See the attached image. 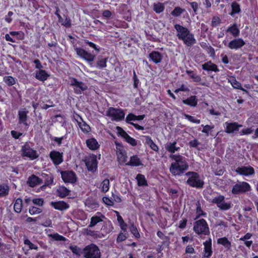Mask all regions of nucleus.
Listing matches in <instances>:
<instances>
[{"mask_svg": "<svg viewBox=\"0 0 258 258\" xmlns=\"http://www.w3.org/2000/svg\"><path fill=\"white\" fill-rule=\"evenodd\" d=\"M105 218V216L101 212H97L94 216L91 218L90 222L88 225V227L92 228L94 227L98 223L102 222L103 219Z\"/></svg>", "mask_w": 258, "mask_h": 258, "instance_id": "nucleus-20", "label": "nucleus"}, {"mask_svg": "<svg viewBox=\"0 0 258 258\" xmlns=\"http://www.w3.org/2000/svg\"><path fill=\"white\" fill-rule=\"evenodd\" d=\"M245 44V42L242 38H235L230 41L228 47L231 49H238L242 47Z\"/></svg>", "mask_w": 258, "mask_h": 258, "instance_id": "nucleus-19", "label": "nucleus"}, {"mask_svg": "<svg viewBox=\"0 0 258 258\" xmlns=\"http://www.w3.org/2000/svg\"><path fill=\"white\" fill-rule=\"evenodd\" d=\"M128 237V232H120L116 238V242H121L127 239Z\"/></svg>", "mask_w": 258, "mask_h": 258, "instance_id": "nucleus-49", "label": "nucleus"}, {"mask_svg": "<svg viewBox=\"0 0 258 258\" xmlns=\"http://www.w3.org/2000/svg\"><path fill=\"white\" fill-rule=\"evenodd\" d=\"M50 205L55 210L60 211L66 210L70 208L69 204L63 201L51 202Z\"/></svg>", "mask_w": 258, "mask_h": 258, "instance_id": "nucleus-22", "label": "nucleus"}, {"mask_svg": "<svg viewBox=\"0 0 258 258\" xmlns=\"http://www.w3.org/2000/svg\"><path fill=\"white\" fill-rule=\"evenodd\" d=\"M116 146V154L117 156V161L120 163L123 164L127 160L126 152L124 149L122 145L118 143H115Z\"/></svg>", "mask_w": 258, "mask_h": 258, "instance_id": "nucleus-12", "label": "nucleus"}, {"mask_svg": "<svg viewBox=\"0 0 258 258\" xmlns=\"http://www.w3.org/2000/svg\"><path fill=\"white\" fill-rule=\"evenodd\" d=\"M126 142L131 145L133 146H136L137 145V141L134 138L131 137L130 136L128 135L127 137L125 139Z\"/></svg>", "mask_w": 258, "mask_h": 258, "instance_id": "nucleus-62", "label": "nucleus"}, {"mask_svg": "<svg viewBox=\"0 0 258 258\" xmlns=\"http://www.w3.org/2000/svg\"><path fill=\"white\" fill-rule=\"evenodd\" d=\"M196 205L197 208L196 210V217L195 218V220L198 219L201 216L206 217V213L203 211L201 206V204L199 202H198Z\"/></svg>", "mask_w": 258, "mask_h": 258, "instance_id": "nucleus-41", "label": "nucleus"}, {"mask_svg": "<svg viewBox=\"0 0 258 258\" xmlns=\"http://www.w3.org/2000/svg\"><path fill=\"white\" fill-rule=\"evenodd\" d=\"M21 152L23 156L27 157L32 160H35L38 157L37 151L31 148L28 143H26L22 147Z\"/></svg>", "mask_w": 258, "mask_h": 258, "instance_id": "nucleus-10", "label": "nucleus"}, {"mask_svg": "<svg viewBox=\"0 0 258 258\" xmlns=\"http://www.w3.org/2000/svg\"><path fill=\"white\" fill-rule=\"evenodd\" d=\"M253 132V130L251 127H247L243 128L239 133L240 136L248 135L251 134Z\"/></svg>", "mask_w": 258, "mask_h": 258, "instance_id": "nucleus-60", "label": "nucleus"}, {"mask_svg": "<svg viewBox=\"0 0 258 258\" xmlns=\"http://www.w3.org/2000/svg\"><path fill=\"white\" fill-rule=\"evenodd\" d=\"M24 243L25 244V245H28L29 246V249H29H35V250H37L38 247V246L32 243L30 240L27 238L24 239Z\"/></svg>", "mask_w": 258, "mask_h": 258, "instance_id": "nucleus-56", "label": "nucleus"}, {"mask_svg": "<svg viewBox=\"0 0 258 258\" xmlns=\"http://www.w3.org/2000/svg\"><path fill=\"white\" fill-rule=\"evenodd\" d=\"M75 50L78 55L88 61H93L95 58L94 54L87 52L82 48L76 47L75 48Z\"/></svg>", "mask_w": 258, "mask_h": 258, "instance_id": "nucleus-15", "label": "nucleus"}, {"mask_svg": "<svg viewBox=\"0 0 258 258\" xmlns=\"http://www.w3.org/2000/svg\"><path fill=\"white\" fill-rule=\"evenodd\" d=\"M42 211V210L41 208L34 206H31L29 209V213L31 215L40 214Z\"/></svg>", "mask_w": 258, "mask_h": 258, "instance_id": "nucleus-53", "label": "nucleus"}, {"mask_svg": "<svg viewBox=\"0 0 258 258\" xmlns=\"http://www.w3.org/2000/svg\"><path fill=\"white\" fill-rule=\"evenodd\" d=\"M36 79L39 81L44 82L49 77L50 75L44 70H36L35 73Z\"/></svg>", "mask_w": 258, "mask_h": 258, "instance_id": "nucleus-24", "label": "nucleus"}, {"mask_svg": "<svg viewBox=\"0 0 258 258\" xmlns=\"http://www.w3.org/2000/svg\"><path fill=\"white\" fill-rule=\"evenodd\" d=\"M87 147L91 150L95 151L100 147V145L94 138L88 139L86 141Z\"/></svg>", "mask_w": 258, "mask_h": 258, "instance_id": "nucleus-29", "label": "nucleus"}, {"mask_svg": "<svg viewBox=\"0 0 258 258\" xmlns=\"http://www.w3.org/2000/svg\"><path fill=\"white\" fill-rule=\"evenodd\" d=\"M66 136H62L61 137H56L50 136V139L52 142H54L58 146H60L62 143V141L66 139Z\"/></svg>", "mask_w": 258, "mask_h": 258, "instance_id": "nucleus-50", "label": "nucleus"}, {"mask_svg": "<svg viewBox=\"0 0 258 258\" xmlns=\"http://www.w3.org/2000/svg\"><path fill=\"white\" fill-rule=\"evenodd\" d=\"M146 140V143L149 146L150 148L155 152H158L159 147L152 140V138L148 136H146L144 137Z\"/></svg>", "mask_w": 258, "mask_h": 258, "instance_id": "nucleus-35", "label": "nucleus"}, {"mask_svg": "<svg viewBox=\"0 0 258 258\" xmlns=\"http://www.w3.org/2000/svg\"><path fill=\"white\" fill-rule=\"evenodd\" d=\"M84 162L88 171L94 173L97 170L98 161L96 155L89 154L85 157Z\"/></svg>", "mask_w": 258, "mask_h": 258, "instance_id": "nucleus-6", "label": "nucleus"}, {"mask_svg": "<svg viewBox=\"0 0 258 258\" xmlns=\"http://www.w3.org/2000/svg\"><path fill=\"white\" fill-rule=\"evenodd\" d=\"M126 165L131 166H139L143 164L137 155H133L130 157V161L126 163Z\"/></svg>", "mask_w": 258, "mask_h": 258, "instance_id": "nucleus-32", "label": "nucleus"}, {"mask_svg": "<svg viewBox=\"0 0 258 258\" xmlns=\"http://www.w3.org/2000/svg\"><path fill=\"white\" fill-rule=\"evenodd\" d=\"M182 102L190 107H195L198 105V99L196 95H192L185 99H183Z\"/></svg>", "mask_w": 258, "mask_h": 258, "instance_id": "nucleus-26", "label": "nucleus"}, {"mask_svg": "<svg viewBox=\"0 0 258 258\" xmlns=\"http://www.w3.org/2000/svg\"><path fill=\"white\" fill-rule=\"evenodd\" d=\"M69 248L74 254L80 255L81 249L77 245H71Z\"/></svg>", "mask_w": 258, "mask_h": 258, "instance_id": "nucleus-64", "label": "nucleus"}, {"mask_svg": "<svg viewBox=\"0 0 258 258\" xmlns=\"http://www.w3.org/2000/svg\"><path fill=\"white\" fill-rule=\"evenodd\" d=\"M165 7L162 3H158L154 4L153 5V10L157 13L159 14L164 11Z\"/></svg>", "mask_w": 258, "mask_h": 258, "instance_id": "nucleus-48", "label": "nucleus"}, {"mask_svg": "<svg viewBox=\"0 0 258 258\" xmlns=\"http://www.w3.org/2000/svg\"><path fill=\"white\" fill-rule=\"evenodd\" d=\"M225 132L228 134L236 133L239 131V128L242 126V124L237 122H229L226 121L225 123Z\"/></svg>", "mask_w": 258, "mask_h": 258, "instance_id": "nucleus-14", "label": "nucleus"}, {"mask_svg": "<svg viewBox=\"0 0 258 258\" xmlns=\"http://www.w3.org/2000/svg\"><path fill=\"white\" fill-rule=\"evenodd\" d=\"M10 187L8 184H0V198L7 196L9 194Z\"/></svg>", "mask_w": 258, "mask_h": 258, "instance_id": "nucleus-39", "label": "nucleus"}, {"mask_svg": "<svg viewBox=\"0 0 258 258\" xmlns=\"http://www.w3.org/2000/svg\"><path fill=\"white\" fill-rule=\"evenodd\" d=\"M183 116L185 119H187L188 121L192 123L199 124L201 122L200 119H197L195 117L189 114L184 113Z\"/></svg>", "mask_w": 258, "mask_h": 258, "instance_id": "nucleus-52", "label": "nucleus"}, {"mask_svg": "<svg viewBox=\"0 0 258 258\" xmlns=\"http://www.w3.org/2000/svg\"><path fill=\"white\" fill-rule=\"evenodd\" d=\"M145 116L144 114L136 115L132 113H130L126 117L125 121L126 123L131 124V123H133L132 121L142 120L145 118Z\"/></svg>", "mask_w": 258, "mask_h": 258, "instance_id": "nucleus-30", "label": "nucleus"}, {"mask_svg": "<svg viewBox=\"0 0 258 258\" xmlns=\"http://www.w3.org/2000/svg\"><path fill=\"white\" fill-rule=\"evenodd\" d=\"M202 69L207 71H212L216 73L219 72V69L218 68V66L213 63L211 60L205 62L202 66Z\"/></svg>", "mask_w": 258, "mask_h": 258, "instance_id": "nucleus-28", "label": "nucleus"}, {"mask_svg": "<svg viewBox=\"0 0 258 258\" xmlns=\"http://www.w3.org/2000/svg\"><path fill=\"white\" fill-rule=\"evenodd\" d=\"M61 177L65 183L74 184L77 181L76 174L73 170H64L60 171Z\"/></svg>", "mask_w": 258, "mask_h": 258, "instance_id": "nucleus-11", "label": "nucleus"}, {"mask_svg": "<svg viewBox=\"0 0 258 258\" xmlns=\"http://www.w3.org/2000/svg\"><path fill=\"white\" fill-rule=\"evenodd\" d=\"M27 184L31 187H34L41 184L40 178L35 174L30 175L27 181Z\"/></svg>", "mask_w": 258, "mask_h": 258, "instance_id": "nucleus-25", "label": "nucleus"}, {"mask_svg": "<svg viewBox=\"0 0 258 258\" xmlns=\"http://www.w3.org/2000/svg\"><path fill=\"white\" fill-rule=\"evenodd\" d=\"M204 255L202 258H210L213 254L212 240L211 238L203 242Z\"/></svg>", "mask_w": 258, "mask_h": 258, "instance_id": "nucleus-16", "label": "nucleus"}, {"mask_svg": "<svg viewBox=\"0 0 258 258\" xmlns=\"http://www.w3.org/2000/svg\"><path fill=\"white\" fill-rule=\"evenodd\" d=\"M149 58L150 60L155 64H157L161 62L163 55L159 51L153 50L149 54Z\"/></svg>", "mask_w": 258, "mask_h": 258, "instance_id": "nucleus-23", "label": "nucleus"}, {"mask_svg": "<svg viewBox=\"0 0 258 258\" xmlns=\"http://www.w3.org/2000/svg\"><path fill=\"white\" fill-rule=\"evenodd\" d=\"M106 115L112 120L121 121L124 118L125 113L123 109L110 107L106 111Z\"/></svg>", "mask_w": 258, "mask_h": 258, "instance_id": "nucleus-7", "label": "nucleus"}, {"mask_svg": "<svg viewBox=\"0 0 258 258\" xmlns=\"http://www.w3.org/2000/svg\"><path fill=\"white\" fill-rule=\"evenodd\" d=\"M186 73L190 78L192 79L194 82L199 83L201 81V77L195 73L193 71L186 70Z\"/></svg>", "mask_w": 258, "mask_h": 258, "instance_id": "nucleus-43", "label": "nucleus"}, {"mask_svg": "<svg viewBox=\"0 0 258 258\" xmlns=\"http://www.w3.org/2000/svg\"><path fill=\"white\" fill-rule=\"evenodd\" d=\"M225 200V197L223 195H219V196L214 198L212 202L213 203L216 204L218 207L222 202H223Z\"/></svg>", "mask_w": 258, "mask_h": 258, "instance_id": "nucleus-51", "label": "nucleus"}, {"mask_svg": "<svg viewBox=\"0 0 258 258\" xmlns=\"http://www.w3.org/2000/svg\"><path fill=\"white\" fill-rule=\"evenodd\" d=\"M28 113L29 111L26 108L21 109L18 111V116L19 124H23L26 126H29V124L27 123Z\"/></svg>", "mask_w": 258, "mask_h": 258, "instance_id": "nucleus-17", "label": "nucleus"}, {"mask_svg": "<svg viewBox=\"0 0 258 258\" xmlns=\"http://www.w3.org/2000/svg\"><path fill=\"white\" fill-rule=\"evenodd\" d=\"M90 126L86 121L83 122V126L81 127V131L85 134H87L91 132Z\"/></svg>", "mask_w": 258, "mask_h": 258, "instance_id": "nucleus-57", "label": "nucleus"}, {"mask_svg": "<svg viewBox=\"0 0 258 258\" xmlns=\"http://www.w3.org/2000/svg\"><path fill=\"white\" fill-rule=\"evenodd\" d=\"M185 9L179 7H176L171 12V15L174 17H179L185 12Z\"/></svg>", "mask_w": 258, "mask_h": 258, "instance_id": "nucleus-44", "label": "nucleus"}, {"mask_svg": "<svg viewBox=\"0 0 258 258\" xmlns=\"http://www.w3.org/2000/svg\"><path fill=\"white\" fill-rule=\"evenodd\" d=\"M231 12L229 14L231 16H233L235 14H238L241 12L240 5L236 2L231 4Z\"/></svg>", "mask_w": 258, "mask_h": 258, "instance_id": "nucleus-40", "label": "nucleus"}, {"mask_svg": "<svg viewBox=\"0 0 258 258\" xmlns=\"http://www.w3.org/2000/svg\"><path fill=\"white\" fill-rule=\"evenodd\" d=\"M228 81L234 88L240 89L243 91L247 92L245 89L242 88L241 83L236 80L235 77L230 76L228 79Z\"/></svg>", "mask_w": 258, "mask_h": 258, "instance_id": "nucleus-31", "label": "nucleus"}, {"mask_svg": "<svg viewBox=\"0 0 258 258\" xmlns=\"http://www.w3.org/2000/svg\"><path fill=\"white\" fill-rule=\"evenodd\" d=\"M174 28L177 32L176 36L178 39L182 40L187 46H191L196 42L194 35L185 27L176 24Z\"/></svg>", "mask_w": 258, "mask_h": 258, "instance_id": "nucleus-2", "label": "nucleus"}, {"mask_svg": "<svg viewBox=\"0 0 258 258\" xmlns=\"http://www.w3.org/2000/svg\"><path fill=\"white\" fill-rule=\"evenodd\" d=\"M235 172L239 175L244 176H249L254 174V168L250 166L238 167L236 169Z\"/></svg>", "mask_w": 258, "mask_h": 258, "instance_id": "nucleus-18", "label": "nucleus"}, {"mask_svg": "<svg viewBox=\"0 0 258 258\" xmlns=\"http://www.w3.org/2000/svg\"><path fill=\"white\" fill-rule=\"evenodd\" d=\"M185 175L188 177L186 181V184L197 189L203 188L205 182L199 173L195 171H188L185 173Z\"/></svg>", "mask_w": 258, "mask_h": 258, "instance_id": "nucleus-3", "label": "nucleus"}, {"mask_svg": "<svg viewBox=\"0 0 258 258\" xmlns=\"http://www.w3.org/2000/svg\"><path fill=\"white\" fill-rule=\"evenodd\" d=\"M250 190V184L245 181L238 182L233 186L231 193L234 195L245 193Z\"/></svg>", "mask_w": 258, "mask_h": 258, "instance_id": "nucleus-9", "label": "nucleus"}, {"mask_svg": "<svg viewBox=\"0 0 258 258\" xmlns=\"http://www.w3.org/2000/svg\"><path fill=\"white\" fill-rule=\"evenodd\" d=\"M227 32H230L233 36L236 37L239 34V30L238 29L236 24H234L228 27Z\"/></svg>", "mask_w": 258, "mask_h": 258, "instance_id": "nucleus-42", "label": "nucleus"}, {"mask_svg": "<svg viewBox=\"0 0 258 258\" xmlns=\"http://www.w3.org/2000/svg\"><path fill=\"white\" fill-rule=\"evenodd\" d=\"M221 23V19L218 16H214L212 19L211 26L213 27H216Z\"/></svg>", "mask_w": 258, "mask_h": 258, "instance_id": "nucleus-59", "label": "nucleus"}, {"mask_svg": "<svg viewBox=\"0 0 258 258\" xmlns=\"http://www.w3.org/2000/svg\"><path fill=\"white\" fill-rule=\"evenodd\" d=\"M100 188L101 191L104 193L108 191L109 189V180L108 179H105L101 183Z\"/></svg>", "mask_w": 258, "mask_h": 258, "instance_id": "nucleus-47", "label": "nucleus"}, {"mask_svg": "<svg viewBox=\"0 0 258 258\" xmlns=\"http://www.w3.org/2000/svg\"><path fill=\"white\" fill-rule=\"evenodd\" d=\"M48 236L49 237L52 238V239L55 241H66L67 240V238L57 233L48 234Z\"/></svg>", "mask_w": 258, "mask_h": 258, "instance_id": "nucleus-46", "label": "nucleus"}, {"mask_svg": "<svg viewBox=\"0 0 258 258\" xmlns=\"http://www.w3.org/2000/svg\"><path fill=\"white\" fill-rule=\"evenodd\" d=\"M187 223V219L185 218H182L178 222L177 227L181 229H183L186 227Z\"/></svg>", "mask_w": 258, "mask_h": 258, "instance_id": "nucleus-61", "label": "nucleus"}, {"mask_svg": "<svg viewBox=\"0 0 258 258\" xmlns=\"http://www.w3.org/2000/svg\"><path fill=\"white\" fill-rule=\"evenodd\" d=\"M232 207L231 202H225L224 201L218 207L222 210H228Z\"/></svg>", "mask_w": 258, "mask_h": 258, "instance_id": "nucleus-54", "label": "nucleus"}, {"mask_svg": "<svg viewBox=\"0 0 258 258\" xmlns=\"http://www.w3.org/2000/svg\"><path fill=\"white\" fill-rule=\"evenodd\" d=\"M107 59L106 58L99 59L97 61V67L99 68H104L106 67Z\"/></svg>", "mask_w": 258, "mask_h": 258, "instance_id": "nucleus-55", "label": "nucleus"}, {"mask_svg": "<svg viewBox=\"0 0 258 258\" xmlns=\"http://www.w3.org/2000/svg\"><path fill=\"white\" fill-rule=\"evenodd\" d=\"M169 157L174 161L169 167V171L173 175L180 176L188 169L189 165L185 157L179 154H171Z\"/></svg>", "mask_w": 258, "mask_h": 258, "instance_id": "nucleus-1", "label": "nucleus"}, {"mask_svg": "<svg viewBox=\"0 0 258 258\" xmlns=\"http://www.w3.org/2000/svg\"><path fill=\"white\" fill-rule=\"evenodd\" d=\"M83 253L85 258H101L100 250L98 246L94 243L86 246Z\"/></svg>", "mask_w": 258, "mask_h": 258, "instance_id": "nucleus-5", "label": "nucleus"}, {"mask_svg": "<svg viewBox=\"0 0 258 258\" xmlns=\"http://www.w3.org/2000/svg\"><path fill=\"white\" fill-rule=\"evenodd\" d=\"M3 81L8 86L10 87L15 85L17 80L12 76H6L4 77Z\"/></svg>", "mask_w": 258, "mask_h": 258, "instance_id": "nucleus-36", "label": "nucleus"}, {"mask_svg": "<svg viewBox=\"0 0 258 258\" xmlns=\"http://www.w3.org/2000/svg\"><path fill=\"white\" fill-rule=\"evenodd\" d=\"M56 192L59 197L64 198L70 195L71 191L64 186H61L57 189Z\"/></svg>", "mask_w": 258, "mask_h": 258, "instance_id": "nucleus-33", "label": "nucleus"}, {"mask_svg": "<svg viewBox=\"0 0 258 258\" xmlns=\"http://www.w3.org/2000/svg\"><path fill=\"white\" fill-rule=\"evenodd\" d=\"M23 208V201L21 198H17L14 205V210L17 213H20Z\"/></svg>", "mask_w": 258, "mask_h": 258, "instance_id": "nucleus-37", "label": "nucleus"}, {"mask_svg": "<svg viewBox=\"0 0 258 258\" xmlns=\"http://www.w3.org/2000/svg\"><path fill=\"white\" fill-rule=\"evenodd\" d=\"M130 231L131 233L134 235V236L139 239L140 238V234L139 232V231L137 228V226L134 224L132 223L130 226Z\"/></svg>", "mask_w": 258, "mask_h": 258, "instance_id": "nucleus-45", "label": "nucleus"}, {"mask_svg": "<svg viewBox=\"0 0 258 258\" xmlns=\"http://www.w3.org/2000/svg\"><path fill=\"white\" fill-rule=\"evenodd\" d=\"M70 85L73 87L75 93L79 95L81 94L84 91L88 89L87 85L84 82L78 81L76 78L70 77Z\"/></svg>", "mask_w": 258, "mask_h": 258, "instance_id": "nucleus-8", "label": "nucleus"}, {"mask_svg": "<svg viewBox=\"0 0 258 258\" xmlns=\"http://www.w3.org/2000/svg\"><path fill=\"white\" fill-rule=\"evenodd\" d=\"M136 178L137 179L138 186H143L148 185V182L144 175L138 174Z\"/></svg>", "mask_w": 258, "mask_h": 258, "instance_id": "nucleus-38", "label": "nucleus"}, {"mask_svg": "<svg viewBox=\"0 0 258 258\" xmlns=\"http://www.w3.org/2000/svg\"><path fill=\"white\" fill-rule=\"evenodd\" d=\"M217 243L224 246L227 250H229L231 247V243L226 237L218 238Z\"/></svg>", "mask_w": 258, "mask_h": 258, "instance_id": "nucleus-34", "label": "nucleus"}, {"mask_svg": "<svg viewBox=\"0 0 258 258\" xmlns=\"http://www.w3.org/2000/svg\"><path fill=\"white\" fill-rule=\"evenodd\" d=\"M49 158L55 166L60 164L63 161V153L53 150L49 153Z\"/></svg>", "mask_w": 258, "mask_h": 258, "instance_id": "nucleus-13", "label": "nucleus"}, {"mask_svg": "<svg viewBox=\"0 0 258 258\" xmlns=\"http://www.w3.org/2000/svg\"><path fill=\"white\" fill-rule=\"evenodd\" d=\"M193 230L198 235H209L210 234L208 224L204 219H200L194 222Z\"/></svg>", "mask_w": 258, "mask_h": 258, "instance_id": "nucleus-4", "label": "nucleus"}, {"mask_svg": "<svg viewBox=\"0 0 258 258\" xmlns=\"http://www.w3.org/2000/svg\"><path fill=\"white\" fill-rule=\"evenodd\" d=\"M165 148L166 150L171 153V154H173L180 149V147L177 146V142L175 141L173 142H167L165 145Z\"/></svg>", "mask_w": 258, "mask_h": 258, "instance_id": "nucleus-27", "label": "nucleus"}, {"mask_svg": "<svg viewBox=\"0 0 258 258\" xmlns=\"http://www.w3.org/2000/svg\"><path fill=\"white\" fill-rule=\"evenodd\" d=\"M41 177V183H42L43 181L44 182L43 186H50L53 184L54 177L52 173H42Z\"/></svg>", "mask_w": 258, "mask_h": 258, "instance_id": "nucleus-21", "label": "nucleus"}, {"mask_svg": "<svg viewBox=\"0 0 258 258\" xmlns=\"http://www.w3.org/2000/svg\"><path fill=\"white\" fill-rule=\"evenodd\" d=\"M157 236L160 238L161 239L163 240V241H165V242L166 241H169V238L166 236L164 233L163 232H162L160 230H158L157 232Z\"/></svg>", "mask_w": 258, "mask_h": 258, "instance_id": "nucleus-63", "label": "nucleus"}, {"mask_svg": "<svg viewBox=\"0 0 258 258\" xmlns=\"http://www.w3.org/2000/svg\"><path fill=\"white\" fill-rule=\"evenodd\" d=\"M202 126L203 127L202 131V133L206 134L207 136L209 135L210 131L214 129L215 127L214 125H210L208 124L206 125L202 124Z\"/></svg>", "mask_w": 258, "mask_h": 258, "instance_id": "nucleus-58", "label": "nucleus"}]
</instances>
